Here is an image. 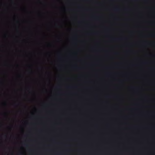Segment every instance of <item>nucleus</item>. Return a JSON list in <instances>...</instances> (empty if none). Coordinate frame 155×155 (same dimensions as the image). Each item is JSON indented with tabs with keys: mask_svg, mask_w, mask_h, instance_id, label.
Masks as SVG:
<instances>
[{
	"mask_svg": "<svg viewBox=\"0 0 155 155\" xmlns=\"http://www.w3.org/2000/svg\"><path fill=\"white\" fill-rule=\"evenodd\" d=\"M124 32H126V0H124Z\"/></svg>",
	"mask_w": 155,
	"mask_h": 155,
	"instance_id": "obj_1",
	"label": "nucleus"
},
{
	"mask_svg": "<svg viewBox=\"0 0 155 155\" xmlns=\"http://www.w3.org/2000/svg\"><path fill=\"white\" fill-rule=\"evenodd\" d=\"M127 19H128L127 14Z\"/></svg>",
	"mask_w": 155,
	"mask_h": 155,
	"instance_id": "obj_2",
	"label": "nucleus"
},
{
	"mask_svg": "<svg viewBox=\"0 0 155 155\" xmlns=\"http://www.w3.org/2000/svg\"><path fill=\"white\" fill-rule=\"evenodd\" d=\"M113 10L114 12L118 13L120 11L121 9L119 6H116L113 7Z\"/></svg>",
	"mask_w": 155,
	"mask_h": 155,
	"instance_id": "obj_3",
	"label": "nucleus"
},
{
	"mask_svg": "<svg viewBox=\"0 0 155 155\" xmlns=\"http://www.w3.org/2000/svg\"><path fill=\"white\" fill-rule=\"evenodd\" d=\"M111 40H112V41H117V40L118 38H116L113 37V38H111Z\"/></svg>",
	"mask_w": 155,
	"mask_h": 155,
	"instance_id": "obj_4",
	"label": "nucleus"
},
{
	"mask_svg": "<svg viewBox=\"0 0 155 155\" xmlns=\"http://www.w3.org/2000/svg\"><path fill=\"white\" fill-rule=\"evenodd\" d=\"M133 89L134 90H135L137 88H136V87H133Z\"/></svg>",
	"mask_w": 155,
	"mask_h": 155,
	"instance_id": "obj_5",
	"label": "nucleus"
},
{
	"mask_svg": "<svg viewBox=\"0 0 155 155\" xmlns=\"http://www.w3.org/2000/svg\"><path fill=\"white\" fill-rule=\"evenodd\" d=\"M132 52L133 53H135V51H132Z\"/></svg>",
	"mask_w": 155,
	"mask_h": 155,
	"instance_id": "obj_6",
	"label": "nucleus"
},
{
	"mask_svg": "<svg viewBox=\"0 0 155 155\" xmlns=\"http://www.w3.org/2000/svg\"><path fill=\"white\" fill-rule=\"evenodd\" d=\"M113 19L116 20V19H117V18H114V19Z\"/></svg>",
	"mask_w": 155,
	"mask_h": 155,
	"instance_id": "obj_7",
	"label": "nucleus"
},
{
	"mask_svg": "<svg viewBox=\"0 0 155 155\" xmlns=\"http://www.w3.org/2000/svg\"><path fill=\"white\" fill-rule=\"evenodd\" d=\"M133 65L134 66H135V64H133Z\"/></svg>",
	"mask_w": 155,
	"mask_h": 155,
	"instance_id": "obj_8",
	"label": "nucleus"
},
{
	"mask_svg": "<svg viewBox=\"0 0 155 155\" xmlns=\"http://www.w3.org/2000/svg\"><path fill=\"white\" fill-rule=\"evenodd\" d=\"M153 35H151L152 36H153Z\"/></svg>",
	"mask_w": 155,
	"mask_h": 155,
	"instance_id": "obj_9",
	"label": "nucleus"
}]
</instances>
